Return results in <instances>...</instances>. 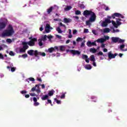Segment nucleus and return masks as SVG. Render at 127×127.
I'll use <instances>...</instances> for the list:
<instances>
[{"instance_id": "nucleus-48", "label": "nucleus", "mask_w": 127, "mask_h": 127, "mask_svg": "<svg viewBox=\"0 0 127 127\" xmlns=\"http://www.w3.org/2000/svg\"><path fill=\"white\" fill-rule=\"evenodd\" d=\"M84 33H89V29H84Z\"/></svg>"}, {"instance_id": "nucleus-9", "label": "nucleus", "mask_w": 127, "mask_h": 127, "mask_svg": "<svg viewBox=\"0 0 127 127\" xmlns=\"http://www.w3.org/2000/svg\"><path fill=\"white\" fill-rule=\"evenodd\" d=\"M112 23L113 25L114 26V27H115L116 28H118V27L120 26V25H122V22L119 21H116V23L115 21L112 20Z\"/></svg>"}, {"instance_id": "nucleus-39", "label": "nucleus", "mask_w": 127, "mask_h": 127, "mask_svg": "<svg viewBox=\"0 0 127 127\" xmlns=\"http://www.w3.org/2000/svg\"><path fill=\"white\" fill-rule=\"evenodd\" d=\"M47 38H48V39H49V40H51V39H52V38H53V36L50 35H48L47 37Z\"/></svg>"}, {"instance_id": "nucleus-17", "label": "nucleus", "mask_w": 127, "mask_h": 127, "mask_svg": "<svg viewBox=\"0 0 127 127\" xmlns=\"http://www.w3.org/2000/svg\"><path fill=\"white\" fill-rule=\"evenodd\" d=\"M48 52H49V53H52V52H54V51H55V49L53 47H51L48 49Z\"/></svg>"}, {"instance_id": "nucleus-37", "label": "nucleus", "mask_w": 127, "mask_h": 127, "mask_svg": "<svg viewBox=\"0 0 127 127\" xmlns=\"http://www.w3.org/2000/svg\"><path fill=\"white\" fill-rule=\"evenodd\" d=\"M55 102H56L57 104H61V101L60 100H57V98H55Z\"/></svg>"}, {"instance_id": "nucleus-21", "label": "nucleus", "mask_w": 127, "mask_h": 127, "mask_svg": "<svg viewBox=\"0 0 127 127\" xmlns=\"http://www.w3.org/2000/svg\"><path fill=\"white\" fill-rule=\"evenodd\" d=\"M41 39L42 41H46V40H47V35H45Z\"/></svg>"}, {"instance_id": "nucleus-23", "label": "nucleus", "mask_w": 127, "mask_h": 127, "mask_svg": "<svg viewBox=\"0 0 127 127\" xmlns=\"http://www.w3.org/2000/svg\"><path fill=\"white\" fill-rule=\"evenodd\" d=\"M90 61H91L92 62H95V56H94V55H91L90 56Z\"/></svg>"}, {"instance_id": "nucleus-42", "label": "nucleus", "mask_w": 127, "mask_h": 127, "mask_svg": "<svg viewBox=\"0 0 127 127\" xmlns=\"http://www.w3.org/2000/svg\"><path fill=\"white\" fill-rule=\"evenodd\" d=\"M45 30L47 33H49V32H50V29L45 28Z\"/></svg>"}, {"instance_id": "nucleus-25", "label": "nucleus", "mask_w": 127, "mask_h": 127, "mask_svg": "<svg viewBox=\"0 0 127 127\" xmlns=\"http://www.w3.org/2000/svg\"><path fill=\"white\" fill-rule=\"evenodd\" d=\"M90 51L92 53H96V52H97V50L95 48H91L90 49Z\"/></svg>"}, {"instance_id": "nucleus-60", "label": "nucleus", "mask_w": 127, "mask_h": 127, "mask_svg": "<svg viewBox=\"0 0 127 127\" xmlns=\"http://www.w3.org/2000/svg\"><path fill=\"white\" fill-rule=\"evenodd\" d=\"M80 46L81 47H84L85 46V43L84 42L81 43Z\"/></svg>"}, {"instance_id": "nucleus-11", "label": "nucleus", "mask_w": 127, "mask_h": 127, "mask_svg": "<svg viewBox=\"0 0 127 127\" xmlns=\"http://www.w3.org/2000/svg\"><path fill=\"white\" fill-rule=\"evenodd\" d=\"M96 42H97V41H95L93 42L88 41L87 42V45L88 46V47H91V46H97V44H96Z\"/></svg>"}, {"instance_id": "nucleus-13", "label": "nucleus", "mask_w": 127, "mask_h": 127, "mask_svg": "<svg viewBox=\"0 0 127 127\" xmlns=\"http://www.w3.org/2000/svg\"><path fill=\"white\" fill-rule=\"evenodd\" d=\"M22 45H23V48H24V49H28L29 47L27 45L28 43L26 42H23L22 43Z\"/></svg>"}, {"instance_id": "nucleus-29", "label": "nucleus", "mask_w": 127, "mask_h": 127, "mask_svg": "<svg viewBox=\"0 0 127 127\" xmlns=\"http://www.w3.org/2000/svg\"><path fill=\"white\" fill-rule=\"evenodd\" d=\"M78 6L80 8H81V9H84V8H85V5L83 4H79Z\"/></svg>"}, {"instance_id": "nucleus-14", "label": "nucleus", "mask_w": 127, "mask_h": 127, "mask_svg": "<svg viewBox=\"0 0 127 127\" xmlns=\"http://www.w3.org/2000/svg\"><path fill=\"white\" fill-rule=\"evenodd\" d=\"M72 21V20L70 18H64V23H70Z\"/></svg>"}, {"instance_id": "nucleus-58", "label": "nucleus", "mask_w": 127, "mask_h": 127, "mask_svg": "<svg viewBox=\"0 0 127 127\" xmlns=\"http://www.w3.org/2000/svg\"><path fill=\"white\" fill-rule=\"evenodd\" d=\"M73 34L75 35L76 33H77V30H73L72 32Z\"/></svg>"}, {"instance_id": "nucleus-38", "label": "nucleus", "mask_w": 127, "mask_h": 127, "mask_svg": "<svg viewBox=\"0 0 127 127\" xmlns=\"http://www.w3.org/2000/svg\"><path fill=\"white\" fill-rule=\"evenodd\" d=\"M98 56H100V55H103L104 57H105V55H104V53L102 52H99V53H97Z\"/></svg>"}, {"instance_id": "nucleus-34", "label": "nucleus", "mask_w": 127, "mask_h": 127, "mask_svg": "<svg viewBox=\"0 0 127 127\" xmlns=\"http://www.w3.org/2000/svg\"><path fill=\"white\" fill-rule=\"evenodd\" d=\"M75 14H76V15H79L81 14V11L79 10H76Z\"/></svg>"}, {"instance_id": "nucleus-51", "label": "nucleus", "mask_w": 127, "mask_h": 127, "mask_svg": "<svg viewBox=\"0 0 127 127\" xmlns=\"http://www.w3.org/2000/svg\"><path fill=\"white\" fill-rule=\"evenodd\" d=\"M34 105L35 106H39V103L36 102L34 103Z\"/></svg>"}, {"instance_id": "nucleus-20", "label": "nucleus", "mask_w": 127, "mask_h": 127, "mask_svg": "<svg viewBox=\"0 0 127 127\" xmlns=\"http://www.w3.org/2000/svg\"><path fill=\"white\" fill-rule=\"evenodd\" d=\"M37 87H39V85H38V84H36L35 87L32 88L31 92H35V91H36Z\"/></svg>"}, {"instance_id": "nucleus-52", "label": "nucleus", "mask_w": 127, "mask_h": 127, "mask_svg": "<svg viewBox=\"0 0 127 127\" xmlns=\"http://www.w3.org/2000/svg\"><path fill=\"white\" fill-rule=\"evenodd\" d=\"M92 33H93V34H94V35H97V33L96 32V31L95 30H92Z\"/></svg>"}, {"instance_id": "nucleus-27", "label": "nucleus", "mask_w": 127, "mask_h": 127, "mask_svg": "<svg viewBox=\"0 0 127 127\" xmlns=\"http://www.w3.org/2000/svg\"><path fill=\"white\" fill-rule=\"evenodd\" d=\"M86 69L87 70H91L92 69V66L90 64L86 65L85 66Z\"/></svg>"}, {"instance_id": "nucleus-41", "label": "nucleus", "mask_w": 127, "mask_h": 127, "mask_svg": "<svg viewBox=\"0 0 127 127\" xmlns=\"http://www.w3.org/2000/svg\"><path fill=\"white\" fill-rule=\"evenodd\" d=\"M6 42H7L8 43H11L12 42V40H11V39H6Z\"/></svg>"}, {"instance_id": "nucleus-22", "label": "nucleus", "mask_w": 127, "mask_h": 127, "mask_svg": "<svg viewBox=\"0 0 127 127\" xmlns=\"http://www.w3.org/2000/svg\"><path fill=\"white\" fill-rule=\"evenodd\" d=\"M53 8H54L53 6H51L49 9H47V11L48 13H50L53 10Z\"/></svg>"}, {"instance_id": "nucleus-40", "label": "nucleus", "mask_w": 127, "mask_h": 127, "mask_svg": "<svg viewBox=\"0 0 127 127\" xmlns=\"http://www.w3.org/2000/svg\"><path fill=\"white\" fill-rule=\"evenodd\" d=\"M65 94H66V92H65L61 96V99H65Z\"/></svg>"}, {"instance_id": "nucleus-5", "label": "nucleus", "mask_w": 127, "mask_h": 127, "mask_svg": "<svg viewBox=\"0 0 127 127\" xmlns=\"http://www.w3.org/2000/svg\"><path fill=\"white\" fill-rule=\"evenodd\" d=\"M66 52H70L73 55H80L81 54V52L78 50H71L70 51L67 50Z\"/></svg>"}, {"instance_id": "nucleus-43", "label": "nucleus", "mask_w": 127, "mask_h": 127, "mask_svg": "<svg viewBox=\"0 0 127 127\" xmlns=\"http://www.w3.org/2000/svg\"><path fill=\"white\" fill-rule=\"evenodd\" d=\"M9 54L10 55V56H14V53H13L12 51H10Z\"/></svg>"}, {"instance_id": "nucleus-1", "label": "nucleus", "mask_w": 127, "mask_h": 127, "mask_svg": "<svg viewBox=\"0 0 127 127\" xmlns=\"http://www.w3.org/2000/svg\"><path fill=\"white\" fill-rule=\"evenodd\" d=\"M83 14L84 16H89V15H91L89 20L86 21V25H91V22H94V21L96 20L97 16L95 12L92 11V10H85L83 11Z\"/></svg>"}, {"instance_id": "nucleus-45", "label": "nucleus", "mask_w": 127, "mask_h": 127, "mask_svg": "<svg viewBox=\"0 0 127 127\" xmlns=\"http://www.w3.org/2000/svg\"><path fill=\"white\" fill-rule=\"evenodd\" d=\"M82 39H82V38L78 37V38L76 39V41L77 42H79V41H82Z\"/></svg>"}, {"instance_id": "nucleus-44", "label": "nucleus", "mask_w": 127, "mask_h": 127, "mask_svg": "<svg viewBox=\"0 0 127 127\" xmlns=\"http://www.w3.org/2000/svg\"><path fill=\"white\" fill-rule=\"evenodd\" d=\"M60 26H63V27H64V28H66V25H65L64 24H63L62 22L60 23Z\"/></svg>"}, {"instance_id": "nucleus-54", "label": "nucleus", "mask_w": 127, "mask_h": 127, "mask_svg": "<svg viewBox=\"0 0 127 127\" xmlns=\"http://www.w3.org/2000/svg\"><path fill=\"white\" fill-rule=\"evenodd\" d=\"M30 96H31V97H35V96H36V94H35V93H30Z\"/></svg>"}, {"instance_id": "nucleus-53", "label": "nucleus", "mask_w": 127, "mask_h": 127, "mask_svg": "<svg viewBox=\"0 0 127 127\" xmlns=\"http://www.w3.org/2000/svg\"><path fill=\"white\" fill-rule=\"evenodd\" d=\"M102 43L101 46V48H105L106 47L105 44H103V43Z\"/></svg>"}, {"instance_id": "nucleus-57", "label": "nucleus", "mask_w": 127, "mask_h": 127, "mask_svg": "<svg viewBox=\"0 0 127 127\" xmlns=\"http://www.w3.org/2000/svg\"><path fill=\"white\" fill-rule=\"evenodd\" d=\"M85 62H86V63H89V62H90V60L88 58L86 59H85Z\"/></svg>"}, {"instance_id": "nucleus-55", "label": "nucleus", "mask_w": 127, "mask_h": 127, "mask_svg": "<svg viewBox=\"0 0 127 127\" xmlns=\"http://www.w3.org/2000/svg\"><path fill=\"white\" fill-rule=\"evenodd\" d=\"M26 93H27V92L25 90H22L21 92V94H26Z\"/></svg>"}, {"instance_id": "nucleus-64", "label": "nucleus", "mask_w": 127, "mask_h": 127, "mask_svg": "<svg viewBox=\"0 0 127 127\" xmlns=\"http://www.w3.org/2000/svg\"><path fill=\"white\" fill-rule=\"evenodd\" d=\"M25 98H29L30 95H29V94H26L25 95Z\"/></svg>"}, {"instance_id": "nucleus-59", "label": "nucleus", "mask_w": 127, "mask_h": 127, "mask_svg": "<svg viewBox=\"0 0 127 127\" xmlns=\"http://www.w3.org/2000/svg\"><path fill=\"white\" fill-rule=\"evenodd\" d=\"M36 91L37 93H38V94H39V93H41V91L39 89L36 90Z\"/></svg>"}, {"instance_id": "nucleus-4", "label": "nucleus", "mask_w": 127, "mask_h": 127, "mask_svg": "<svg viewBox=\"0 0 127 127\" xmlns=\"http://www.w3.org/2000/svg\"><path fill=\"white\" fill-rule=\"evenodd\" d=\"M111 39L112 41L114 43H117L118 42V43H124V42H125V40L121 39L119 37H113Z\"/></svg>"}, {"instance_id": "nucleus-32", "label": "nucleus", "mask_w": 127, "mask_h": 127, "mask_svg": "<svg viewBox=\"0 0 127 127\" xmlns=\"http://www.w3.org/2000/svg\"><path fill=\"white\" fill-rule=\"evenodd\" d=\"M87 58H88V56H87L86 55L82 54V59H83L84 60H85Z\"/></svg>"}, {"instance_id": "nucleus-36", "label": "nucleus", "mask_w": 127, "mask_h": 127, "mask_svg": "<svg viewBox=\"0 0 127 127\" xmlns=\"http://www.w3.org/2000/svg\"><path fill=\"white\" fill-rule=\"evenodd\" d=\"M125 46H126V45H121L120 47V50H121V51H123V50H124V48H125Z\"/></svg>"}, {"instance_id": "nucleus-24", "label": "nucleus", "mask_w": 127, "mask_h": 127, "mask_svg": "<svg viewBox=\"0 0 127 127\" xmlns=\"http://www.w3.org/2000/svg\"><path fill=\"white\" fill-rule=\"evenodd\" d=\"M72 9V6H66V7L64 8L66 11H68V10H70V9Z\"/></svg>"}, {"instance_id": "nucleus-15", "label": "nucleus", "mask_w": 127, "mask_h": 127, "mask_svg": "<svg viewBox=\"0 0 127 127\" xmlns=\"http://www.w3.org/2000/svg\"><path fill=\"white\" fill-rule=\"evenodd\" d=\"M60 48V50L62 52H64V51H65V46H60L59 47Z\"/></svg>"}, {"instance_id": "nucleus-47", "label": "nucleus", "mask_w": 127, "mask_h": 127, "mask_svg": "<svg viewBox=\"0 0 127 127\" xmlns=\"http://www.w3.org/2000/svg\"><path fill=\"white\" fill-rule=\"evenodd\" d=\"M28 56H27V54H26L22 55V57H23V58H26L28 57Z\"/></svg>"}, {"instance_id": "nucleus-35", "label": "nucleus", "mask_w": 127, "mask_h": 127, "mask_svg": "<svg viewBox=\"0 0 127 127\" xmlns=\"http://www.w3.org/2000/svg\"><path fill=\"white\" fill-rule=\"evenodd\" d=\"M108 25V24L105 21L102 22V26L103 27H106Z\"/></svg>"}, {"instance_id": "nucleus-50", "label": "nucleus", "mask_w": 127, "mask_h": 127, "mask_svg": "<svg viewBox=\"0 0 127 127\" xmlns=\"http://www.w3.org/2000/svg\"><path fill=\"white\" fill-rule=\"evenodd\" d=\"M16 69V68H15V67H11V72H14V71H15Z\"/></svg>"}, {"instance_id": "nucleus-28", "label": "nucleus", "mask_w": 127, "mask_h": 127, "mask_svg": "<svg viewBox=\"0 0 127 127\" xmlns=\"http://www.w3.org/2000/svg\"><path fill=\"white\" fill-rule=\"evenodd\" d=\"M56 30H57V31H58V33H62V32H63V31H62V30H61L60 27H58L56 29Z\"/></svg>"}, {"instance_id": "nucleus-33", "label": "nucleus", "mask_w": 127, "mask_h": 127, "mask_svg": "<svg viewBox=\"0 0 127 127\" xmlns=\"http://www.w3.org/2000/svg\"><path fill=\"white\" fill-rule=\"evenodd\" d=\"M45 28H47V29H53L52 27H50V25L47 24Z\"/></svg>"}, {"instance_id": "nucleus-10", "label": "nucleus", "mask_w": 127, "mask_h": 127, "mask_svg": "<svg viewBox=\"0 0 127 127\" xmlns=\"http://www.w3.org/2000/svg\"><path fill=\"white\" fill-rule=\"evenodd\" d=\"M109 59H113L116 58V56H118V54L115 53L114 54H112V51H110L108 54Z\"/></svg>"}, {"instance_id": "nucleus-8", "label": "nucleus", "mask_w": 127, "mask_h": 127, "mask_svg": "<svg viewBox=\"0 0 127 127\" xmlns=\"http://www.w3.org/2000/svg\"><path fill=\"white\" fill-rule=\"evenodd\" d=\"M110 39V37L109 36H106L105 37V39L104 38H100L98 39L97 40H96L97 42L98 43H104L106 40H109Z\"/></svg>"}, {"instance_id": "nucleus-49", "label": "nucleus", "mask_w": 127, "mask_h": 127, "mask_svg": "<svg viewBox=\"0 0 127 127\" xmlns=\"http://www.w3.org/2000/svg\"><path fill=\"white\" fill-rule=\"evenodd\" d=\"M3 55H2V54L0 53V59H4Z\"/></svg>"}, {"instance_id": "nucleus-18", "label": "nucleus", "mask_w": 127, "mask_h": 127, "mask_svg": "<svg viewBox=\"0 0 127 127\" xmlns=\"http://www.w3.org/2000/svg\"><path fill=\"white\" fill-rule=\"evenodd\" d=\"M104 33H109L111 31V29L109 28H106L103 30Z\"/></svg>"}, {"instance_id": "nucleus-3", "label": "nucleus", "mask_w": 127, "mask_h": 127, "mask_svg": "<svg viewBox=\"0 0 127 127\" xmlns=\"http://www.w3.org/2000/svg\"><path fill=\"white\" fill-rule=\"evenodd\" d=\"M27 54L30 55V56H35V57H38V56H42L44 57L46 56V54L45 53H42L40 52H38L37 50H30L27 51Z\"/></svg>"}, {"instance_id": "nucleus-61", "label": "nucleus", "mask_w": 127, "mask_h": 127, "mask_svg": "<svg viewBox=\"0 0 127 127\" xmlns=\"http://www.w3.org/2000/svg\"><path fill=\"white\" fill-rule=\"evenodd\" d=\"M37 81H39V82H42V80L41 79V78H37Z\"/></svg>"}, {"instance_id": "nucleus-7", "label": "nucleus", "mask_w": 127, "mask_h": 127, "mask_svg": "<svg viewBox=\"0 0 127 127\" xmlns=\"http://www.w3.org/2000/svg\"><path fill=\"white\" fill-rule=\"evenodd\" d=\"M112 17H113V19H115L116 17H121V18H124V16H123V15L120 13H114L112 14Z\"/></svg>"}, {"instance_id": "nucleus-2", "label": "nucleus", "mask_w": 127, "mask_h": 127, "mask_svg": "<svg viewBox=\"0 0 127 127\" xmlns=\"http://www.w3.org/2000/svg\"><path fill=\"white\" fill-rule=\"evenodd\" d=\"M14 33V30H13V27L12 25H9L7 29L4 31L1 34L2 37H8L9 36H12Z\"/></svg>"}, {"instance_id": "nucleus-6", "label": "nucleus", "mask_w": 127, "mask_h": 127, "mask_svg": "<svg viewBox=\"0 0 127 127\" xmlns=\"http://www.w3.org/2000/svg\"><path fill=\"white\" fill-rule=\"evenodd\" d=\"M37 41V39L34 38L32 39L28 43V45L29 46H34L35 45V42Z\"/></svg>"}, {"instance_id": "nucleus-31", "label": "nucleus", "mask_w": 127, "mask_h": 127, "mask_svg": "<svg viewBox=\"0 0 127 127\" xmlns=\"http://www.w3.org/2000/svg\"><path fill=\"white\" fill-rule=\"evenodd\" d=\"M105 21L108 24H109V23H111L112 22V21H111V20L109 18H107L105 19Z\"/></svg>"}, {"instance_id": "nucleus-56", "label": "nucleus", "mask_w": 127, "mask_h": 127, "mask_svg": "<svg viewBox=\"0 0 127 127\" xmlns=\"http://www.w3.org/2000/svg\"><path fill=\"white\" fill-rule=\"evenodd\" d=\"M56 37L59 38V39H62V37L61 36H60L59 35H57Z\"/></svg>"}, {"instance_id": "nucleus-62", "label": "nucleus", "mask_w": 127, "mask_h": 127, "mask_svg": "<svg viewBox=\"0 0 127 127\" xmlns=\"http://www.w3.org/2000/svg\"><path fill=\"white\" fill-rule=\"evenodd\" d=\"M33 101H34V102H35V103L37 102V99L36 98V97L33 98Z\"/></svg>"}, {"instance_id": "nucleus-46", "label": "nucleus", "mask_w": 127, "mask_h": 127, "mask_svg": "<svg viewBox=\"0 0 127 127\" xmlns=\"http://www.w3.org/2000/svg\"><path fill=\"white\" fill-rule=\"evenodd\" d=\"M29 81H32V82H34L35 81V79H34V78L33 77H30L29 78Z\"/></svg>"}, {"instance_id": "nucleus-26", "label": "nucleus", "mask_w": 127, "mask_h": 127, "mask_svg": "<svg viewBox=\"0 0 127 127\" xmlns=\"http://www.w3.org/2000/svg\"><path fill=\"white\" fill-rule=\"evenodd\" d=\"M26 49H24V48H21L20 49V50H19V52H20L21 53H25V51H26Z\"/></svg>"}, {"instance_id": "nucleus-19", "label": "nucleus", "mask_w": 127, "mask_h": 127, "mask_svg": "<svg viewBox=\"0 0 127 127\" xmlns=\"http://www.w3.org/2000/svg\"><path fill=\"white\" fill-rule=\"evenodd\" d=\"M48 95L49 96H50V97H51V96H53V95H54V90H52L49 91L48 93Z\"/></svg>"}, {"instance_id": "nucleus-12", "label": "nucleus", "mask_w": 127, "mask_h": 127, "mask_svg": "<svg viewBox=\"0 0 127 127\" xmlns=\"http://www.w3.org/2000/svg\"><path fill=\"white\" fill-rule=\"evenodd\" d=\"M6 27V23L4 22H0V30L5 28Z\"/></svg>"}, {"instance_id": "nucleus-30", "label": "nucleus", "mask_w": 127, "mask_h": 127, "mask_svg": "<svg viewBox=\"0 0 127 127\" xmlns=\"http://www.w3.org/2000/svg\"><path fill=\"white\" fill-rule=\"evenodd\" d=\"M38 41H39V46H42V45H43V43H42V41L41 39H39L38 40Z\"/></svg>"}, {"instance_id": "nucleus-63", "label": "nucleus", "mask_w": 127, "mask_h": 127, "mask_svg": "<svg viewBox=\"0 0 127 127\" xmlns=\"http://www.w3.org/2000/svg\"><path fill=\"white\" fill-rule=\"evenodd\" d=\"M103 52H108V49L106 48L104 49Z\"/></svg>"}, {"instance_id": "nucleus-16", "label": "nucleus", "mask_w": 127, "mask_h": 127, "mask_svg": "<svg viewBox=\"0 0 127 127\" xmlns=\"http://www.w3.org/2000/svg\"><path fill=\"white\" fill-rule=\"evenodd\" d=\"M48 98H49V97L48 96V95H43V96L41 97V99L42 100V101H45V100H48Z\"/></svg>"}]
</instances>
